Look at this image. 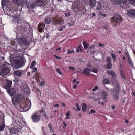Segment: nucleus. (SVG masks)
<instances>
[{
    "instance_id": "nucleus-24",
    "label": "nucleus",
    "mask_w": 135,
    "mask_h": 135,
    "mask_svg": "<svg viewBox=\"0 0 135 135\" xmlns=\"http://www.w3.org/2000/svg\"><path fill=\"white\" fill-rule=\"evenodd\" d=\"M83 44L84 48L85 49H87L89 46V44L86 41H84L83 42Z\"/></svg>"
},
{
    "instance_id": "nucleus-55",
    "label": "nucleus",
    "mask_w": 135,
    "mask_h": 135,
    "mask_svg": "<svg viewBox=\"0 0 135 135\" xmlns=\"http://www.w3.org/2000/svg\"><path fill=\"white\" fill-rule=\"evenodd\" d=\"M70 12H68L65 14V15L66 16L68 17L70 15Z\"/></svg>"
},
{
    "instance_id": "nucleus-35",
    "label": "nucleus",
    "mask_w": 135,
    "mask_h": 135,
    "mask_svg": "<svg viewBox=\"0 0 135 135\" xmlns=\"http://www.w3.org/2000/svg\"><path fill=\"white\" fill-rule=\"evenodd\" d=\"M51 21V19L50 18H47L45 20V22L47 24H49Z\"/></svg>"
},
{
    "instance_id": "nucleus-9",
    "label": "nucleus",
    "mask_w": 135,
    "mask_h": 135,
    "mask_svg": "<svg viewBox=\"0 0 135 135\" xmlns=\"http://www.w3.org/2000/svg\"><path fill=\"white\" fill-rule=\"evenodd\" d=\"M127 0H114V2L116 4L120 5L123 7L126 5Z\"/></svg>"
},
{
    "instance_id": "nucleus-20",
    "label": "nucleus",
    "mask_w": 135,
    "mask_h": 135,
    "mask_svg": "<svg viewBox=\"0 0 135 135\" xmlns=\"http://www.w3.org/2000/svg\"><path fill=\"white\" fill-rule=\"evenodd\" d=\"M31 101L30 100H29L28 102H27L26 103V104L25 107H28V109L27 110H28L31 108Z\"/></svg>"
},
{
    "instance_id": "nucleus-22",
    "label": "nucleus",
    "mask_w": 135,
    "mask_h": 135,
    "mask_svg": "<svg viewBox=\"0 0 135 135\" xmlns=\"http://www.w3.org/2000/svg\"><path fill=\"white\" fill-rule=\"evenodd\" d=\"M75 106L76 107L75 108L74 107L73 108V109L75 110L76 111H79L81 110V108L79 107V104L78 103H76L75 104Z\"/></svg>"
},
{
    "instance_id": "nucleus-63",
    "label": "nucleus",
    "mask_w": 135,
    "mask_h": 135,
    "mask_svg": "<svg viewBox=\"0 0 135 135\" xmlns=\"http://www.w3.org/2000/svg\"><path fill=\"white\" fill-rule=\"evenodd\" d=\"M122 67H123V66H122V64H120L119 65V69L120 70H122Z\"/></svg>"
},
{
    "instance_id": "nucleus-50",
    "label": "nucleus",
    "mask_w": 135,
    "mask_h": 135,
    "mask_svg": "<svg viewBox=\"0 0 135 135\" xmlns=\"http://www.w3.org/2000/svg\"><path fill=\"white\" fill-rule=\"evenodd\" d=\"M124 55L126 56L127 57H128L129 56L128 51L126 50V52H125Z\"/></svg>"
},
{
    "instance_id": "nucleus-62",
    "label": "nucleus",
    "mask_w": 135,
    "mask_h": 135,
    "mask_svg": "<svg viewBox=\"0 0 135 135\" xmlns=\"http://www.w3.org/2000/svg\"><path fill=\"white\" fill-rule=\"evenodd\" d=\"M45 84V82H44V81H42L40 84V85L41 86H43Z\"/></svg>"
},
{
    "instance_id": "nucleus-58",
    "label": "nucleus",
    "mask_w": 135,
    "mask_h": 135,
    "mask_svg": "<svg viewBox=\"0 0 135 135\" xmlns=\"http://www.w3.org/2000/svg\"><path fill=\"white\" fill-rule=\"evenodd\" d=\"M130 4H133L135 1V0H128Z\"/></svg>"
},
{
    "instance_id": "nucleus-31",
    "label": "nucleus",
    "mask_w": 135,
    "mask_h": 135,
    "mask_svg": "<svg viewBox=\"0 0 135 135\" xmlns=\"http://www.w3.org/2000/svg\"><path fill=\"white\" fill-rule=\"evenodd\" d=\"M9 0H2V4L3 6H4L9 1Z\"/></svg>"
},
{
    "instance_id": "nucleus-25",
    "label": "nucleus",
    "mask_w": 135,
    "mask_h": 135,
    "mask_svg": "<svg viewBox=\"0 0 135 135\" xmlns=\"http://www.w3.org/2000/svg\"><path fill=\"white\" fill-rule=\"evenodd\" d=\"M5 127V124L3 122L0 123V131H2L4 130Z\"/></svg>"
},
{
    "instance_id": "nucleus-29",
    "label": "nucleus",
    "mask_w": 135,
    "mask_h": 135,
    "mask_svg": "<svg viewBox=\"0 0 135 135\" xmlns=\"http://www.w3.org/2000/svg\"><path fill=\"white\" fill-rule=\"evenodd\" d=\"M110 83L109 80L106 79H104L103 81V83L104 84H109Z\"/></svg>"
},
{
    "instance_id": "nucleus-21",
    "label": "nucleus",
    "mask_w": 135,
    "mask_h": 135,
    "mask_svg": "<svg viewBox=\"0 0 135 135\" xmlns=\"http://www.w3.org/2000/svg\"><path fill=\"white\" fill-rule=\"evenodd\" d=\"M102 97L104 99L106 100V96H107L108 95L107 93L104 91H102Z\"/></svg>"
},
{
    "instance_id": "nucleus-48",
    "label": "nucleus",
    "mask_w": 135,
    "mask_h": 135,
    "mask_svg": "<svg viewBox=\"0 0 135 135\" xmlns=\"http://www.w3.org/2000/svg\"><path fill=\"white\" fill-rule=\"evenodd\" d=\"M106 61L108 63H111V59L110 57H108Z\"/></svg>"
},
{
    "instance_id": "nucleus-53",
    "label": "nucleus",
    "mask_w": 135,
    "mask_h": 135,
    "mask_svg": "<svg viewBox=\"0 0 135 135\" xmlns=\"http://www.w3.org/2000/svg\"><path fill=\"white\" fill-rule=\"evenodd\" d=\"M33 71H31V73H33L34 72H36L37 71V69L36 68H34L33 69Z\"/></svg>"
},
{
    "instance_id": "nucleus-17",
    "label": "nucleus",
    "mask_w": 135,
    "mask_h": 135,
    "mask_svg": "<svg viewBox=\"0 0 135 135\" xmlns=\"http://www.w3.org/2000/svg\"><path fill=\"white\" fill-rule=\"evenodd\" d=\"M128 15L131 17L135 16V10H131L128 13Z\"/></svg>"
},
{
    "instance_id": "nucleus-56",
    "label": "nucleus",
    "mask_w": 135,
    "mask_h": 135,
    "mask_svg": "<svg viewBox=\"0 0 135 135\" xmlns=\"http://www.w3.org/2000/svg\"><path fill=\"white\" fill-rule=\"evenodd\" d=\"M54 56L57 59H61V57L59 56L55 55H54Z\"/></svg>"
},
{
    "instance_id": "nucleus-18",
    "label": "nucleus",
    "mask_w": 135,
    "mask_h": 135,
    "mask_svg": "<svg viewBox=\"0 0 135 135\" xmlns=\"http://www.w3.org/2000/svg\"><path fill=\"white\" fill-rule=\"evenodd\" d=\"M91 70L90 69L87 68H85L83 69V71L82 72V73L88 75L90 74L89 72L91 71Z\"/></svg>"
},
{
    "instance_id": "nucleus-30",
    "label": "nucleus",
    "mask_w": 135,
    "mask_h": 135,
    "mask_svg": "<svg viewBox=\"0 0 135 135\" xmlns=\"http://www.w3.org/2000/svg\"><path fill=\"white\" fill-rule=\"evenodd\" d=\"M82 46L81 45H80L79 47L77 48L76 50V52H79V51L81 52L82 51L83 49L81 48Z\"/></svg>"
},
{
    "instance_id": "nucleus-7",
    "label": "nucleus",
    "mask_w": 135,
    "mask_h": 135,
    "mask_svg": "<svg viewBox=\"0 0 135 135\" xmlns=\"http://www.w3.org/2000/svg\"><path fill=\"white\" fill-rule=\"evenodd\" d=\"M20 34H17L16 38L17 40L20 41V43L22 45H27L28 44V41L27 39L28 38L25 37L26 38L22 37H19Z\"/></svg>"
},
{
    "instance_id": "nucleus-14",
    "label": "nucleus",
    "mask_w": 135,
    "mask_h": 135,
    "mask_svg": "<svg viewBox=\"0 0 135 135\" xmlns=\"http://www.w3.org/2000/svg\"><path fill=\"white\" fill-rule=\"evenodd\" d=\"M89 5L91 8H94L95 6L96 1L95 0H89Z\"/></svg>"
},
{
    "instance_id": "nucleus-26",
    "label": "nucleus",
    "mask_w": 135,
    "mask_h": 135,
    "mask_svg": "<svg viewBox=\"0 0 135 135\" xmlns=\"http://www.w3.org/2000/svg\"><path fill=\"white\" fill-rule=\"evenodd\" d=\"M13 73L16 75L20 76L22 74L19 71H16L13 72Z\"/></svg>"
},
{
    "instance_id": "nucleus-59",
    "label": "nucleus",
    "mask_w": 135,
    "mask_h": 135,
    "mask_svg": "<svg viewBox=\"0 0 135 135\" xmlns=\"http://www.w3.org/2000/svg\"><path fill=\"white\" fill-rule=\"evenodd\" d=\"M95 51V50H92L90 51V53L91 55H93L94 54Z\"/></svg>"
},
{
    "instance_id": "nucleus-46",
    "label": "nucleus",
    "mask_w": 135,
    "mask_h": 135,
    "mask_svg": "<svg viewBox=\"0 0 135 135\" xmlns=\"http://www.w3.org/2000/svg\"><path fill=\"white\" fill-rule=\"evenodd\" d=\"M56 70L57 71L60 75H62V73L61 71V70L60 69L57 68L56 69Z\"/></svg>"
},
{
    "instance_id": "nucleus-2",
    "label": "nucleus",
    "mask_w": 135,
    "mask_h": 135,
    "mask_svg": "<svg viewBox=\"0 0 135 135\" xmlns=\"http://www.w3.org/2000/svg\"><path fill=\"white\" fill-rule=\"evenodd\" d=\"M26 60H23V58L20 57H16L13 60L15 64L13 65V67L16 69H18L22 67L24 65Z\"/></svg>"
},
{
    "instance_id": "nucleus-47",
    "label": "nucleus",
    "mask_w": 135,
    "mask_h": 135,
    "mask_svg": "<svg viewBox=\"0 0 135 135\" xmlns=\"http://www.w3.org/2000/svg\"><path fill=\"white\" fill-rule=\"evenodd\" d=\"M20 112H23L24 111V109L23 107H21V106H19L18 108Z\"/></svg>"
},
{
    "instance_id": "nucleus-57",
    "label": "nucleus",
    "mask_w": 135,
    "mask_h": 135,
    "mask_svg": "<svg viewBox=\"0 0 135 135\" xmlns=\"http://www.w3.org/2000/svg\"><path fill=\"white\" fill-rule=\"evenodd\" d=\"M86 66L87 67L89 68H91L92 66L90 63H88L86 65Z\"/></svg>"
},
{
    "instance_id": "nucleus-33",
    "label": "nucleus",
    "mask_w": 135,
    "mask_h": 135,
    "mask_svg": "<svg viewBox=\"0 0 135 135\" xmlns=\"http://www.w3.org/2000/svg\"><path fill=\"white\" fill-rule=\"evenodd\" d=\"M35 1L38 6H41L42 3V0H35Z\"/></svg>"
},
{
    "instance_id": "nucleus-64",
    "label": "nucleus",
    "mask_w": 135,
    "mask_h": 135,
    "mask_svg": "<svg viewBox=\"0 0 135 135\" xmlns=\"http://www.w3.org/2000/svg\"><path fill=\"white\" fill-rule=\"evenodd\" d=\"M90 112L91 113H95V110L91 109L90 110Z\"/></svg>"
},
{
    "instance_id": "nucleus-32",
    "label": "nucleus",
    "mask_w": 135,
    "mask_h": 135,
    "mask_svg": "<svg viewBox=\"0 0 135 135\" xmlns=\"http://www.w3.org/2000/svg\"><path fill=\"white\" fill-rule=\"evenodd\" d=\"M120 74L122 77V78L124 80H126V78L125 77V76L124 75L122 71L121 70H120Z\"/></svg>"
},
{
    "instance_id": "nucleus-6",
    "label": "nucleus",
    "mask_w": 135,
    "mask_h": 135,
    "mask_svg": "<svg viewBox=\"0 0 135 135\" xmlns=\"http://www.w3.org/2000/svg\"><path fill=\"white\" fill-rule=\"evenodd\" d=\"M18 128L15 126L10 128L9 129L10 134L12 135L16 134H21V131H19V129Z\"/></svg>"
},
{
    "instance_id": "nucleus-49",
    "label": "nucleus",
    "mask_w": 135,
    "mask_h": 135,
    "mask_svg": "<svg viewBox=\"0 0 135 135\" xmlns=\"http://www.w3.org/2000/svg\"><path fill=\"white\" fill-rule=\"evenodd\" d=\"M74 23V22H70L68 24L69 25V26H71L73 25Z\"/></svg>"
},
{
    "instance_id": "nucleus-10",
    "label": "nucleus",
    "mask_w": 135,
    "mask_h": 135,
    "mask_svg": "<svg viewBox=\"0 0 135 135\" xmlns=\"http://www.w3.org/2000/svg\"><path fill=\"white\" fill-rule=\"evenodd\" d=\"M53 20L54 23L55 25L57 24L61 25L64 23V21L57 16L53 18Z\"/></svg>"
},
{
    "instance_id": "nucleus-8",
    "label": "nucleus",
    "mask_w": 135,
    "mask_h": 135,
    "mask_svg": "<svg viewBox=\"0 0 135 135\" xmlns=\"http://www.w3.org/2000/svg\"><path fill=\"white\" fill-rule=\"evenodd\" d=\"M107 73L110 75H111L112 77V82L113 83L114 82H115L117 81L116 79L117 78V76L115 74V73L113 70H109L107 71Z\"/></svg>"
},
{
    "instance_id": "nucleus-40",
    "label": "nucleus",
    "mask_w": 135,
    "mask_h": 135,
    "mask_svg": "<svg viewBox=\"0 0 135 135\" xmlns=\"http://www.w3.org/2000/svg\"><path fill=\"white\" fill-rule=\"evenodd\" d=\"M41 108L42 109L39 111V112H40L41 113H42L44 114L46 113V112L45 111V108L42 107Z\"/></svg>"
},
{
    "instance_id": "nucleus-52",
    "label": "nucleus",
    "mask_w": 135,
    "mask_h": 135,
    "mask_svg": "<svg viewBox=\"0 0 135 135\" xmlns=\"http://www.w3.org/2000/svg\"><path fill=\"white\" fill-rule=\"evenodd\" d=\"M26 91V93L27 94L29 93V90L28 88H26L25 89L24 91Z\"/></svg>"
},
{
    "instance_id": "nucleus-39",
    "label": "nucleus",
    "mask_w": 135,
    "mask_h": 135,
    "mask_svg": "<svg viewBox=\"0 0 135 135\" xmlns=\"http://www.w3.org/2000/svg\"><path fill=\"white\" fill-rule=\"evenodd\" d=\"M91 71L93 72L97 73L98 71V70L97 68H93Z\"/></svg>"
},
{
    "instance_id": "nucleus-51",
    "label": "nucleus",
    "mask_w": 135,
    "mask_h": 135,
    "mask_svg": "<svg viewBox=\"0 0 135 135\" xmlns=\"http://www.w3.org/2000/svg\"><path fill=\"white\" fill-rule=\"evenodd\" d=\"M42 115L44 116L47 119H48V117L47 115L46 114V113H45L44 114H42Z\"/></svg>"
},
{
    "instance_id": "nucleus-43",
    "label": "nucleus",
    "mask_w": 135,
    "mask_h": 135,
    "mask_svg": "<svg viewBox=\"0 0 135 135\" xmlns=\"http://www.w3.org/2000/svg\"><path fill=\"white\" fill-rule=\"evenodd\" d=\"M112 68V64L111 63H108L107 68L108 69H110Z\"/></svg>"
},
{
    "instance_id": "nucleus-27",
    "label": "nucleus",
    "mask_w": 135,
    "mask_h": 135,
    "mask_svg": "<svg viewBox=\"0 0 135 135\" xmlns=\"http://www.w3.org/2000/svg\"><path fill=\"white\" fill-rule=\"evenodd\" d=\"M82 110L84 112H85V111L87 108L86 104L85 103H83L82 105Z\"/></svg>"
},
{
    "instance_id": "nucleus-12",
    "label": "nucleus",
    "mask_w": 135,
    "mask_h": 135,
    "mask_svg": "<svg viewBox=\"0 0 135 135\" xmlns=\"http://www.w3.org/2000/svg\"><path fill=\"white\" fill-rule=\"evenodd\" d=\"M12 84V81L11 80H7L5 85H3L2 87L6 89V90L11 88Z\"/></svg>"
},
{
    "instance_id": "nucleus-5",
    "label": "nucleus",
    "mask_w": 135,
    "mask_h": 135,
    "mask_svg": "<svg viewBox=\"0 0 135 135\" xmlns=\"http://www.w3.org/2000/svg\"><path fill=\"white\" fill-rule=\"evenodd\" d=\"M31 118L33 122L37 123L40 120V115H38L37 112H36L33 113L31 115Z\"/></svg>"
},
{
    "instance_id": "nucleus-54",
    "label": "nucleus",
    "mask_w": 135,
    "mask_h": 135,
    "mask_svg": "<svg viewBox=\"0 0 135 135\" xmlns=\"http://www.w3.org/2000/svg\"><path fill=\"white\" fill-rule=\"evenodd\" d=\"M19 19L18 17L17 16L15 17L14 18V21H15L16 22L18 21Z\"/></svg>"
},
{
    "instance_id": "nucleus-28",
    "label": "nucleus",
    "mask_w": 135,
    "mask_h": 135,
    "mask_svg": "<svg viewBox=\"0 0 135 135\" xmlns=\"http://www.w3.org/2000/svg\"><path fill=\"white\" fill-rule=\"evenodd\" d=\"M98 10H100L102 9L101 4V3L99 2H98L97 6L96 8Z\"/></svg>"
},
{
    "instance_id": "nucleus-19",
    "label": "nucleus",
    "mask_w": 135,
    "mask_h": 135,
    "mask_svg": "<svg viewBox=\"0 0 135 135\" xmlns=\"http://www.w3.org/2000/svg\"><path fill=\"white\" fill-rule=\"evenodd\" d=\"M113 93V96L114 97V100H115L116 101H117L118 100L119 97V94H116L114 91H112Z\"/></svg>"
},
{
    "instance_id": "nucleus-61",
    "label": "nucleus",
    "mask_w": 135,
    "mask_h": 135,
    "mask_svg": "<svg viewBox=\"0 0 135 135\" xmlns=\"http://www.w3.org/2000/svg\"><path fill=\"white\" fill-rule=\"evenodd\" d=\"M69 69V70H75V69L74 67H72V66H70L68 68Z\"/></svg>"
},
{
    "instance_id": "nucleus-11",
    "label": "nucleus",
    "mask_w": 135,
    "mask_h": 135,
    "mask_svg": "<svg viewBox=\"0 0 135 135\" xmlns=\"http://www.w3.org/2000/svg\"><path fill=\"white\" fill-rule=\"evenodd\" d=\"M111 21L112 22L114 23H119L120 22L121 19L119 16L118 15H115L113 16V18L111 20Z\"/></svg>"
},
{
    "instance_id": "nucleus-38",
    "label": "nucleus",
    "mask_w": 135,
    "mask_h": 135,
    "mask_svg": "<svg viewBox=\"0 0 135 135\" xmlns=\"http://www.w3.org/2000/svg\"><path fill=\"white\" fill-rule=\"evenodd\" d=\"M49 127L50 128V131L51 132H54L52 130V125L51 123H49L48 124Z\"/></svg>"
},
{
    "instance_id": "nucleus-13",
    "label": "nucleus",
    "mask_w": 135,
    "mask_h": 135,
    "mask_svg": "<svg viewBox=\"0 0 135 135\" xmlns=\"http://www.w3.org/2000/svg\"><path fill=\"white\" fill-rule=\"evenodd\" d=\"M7 91L11 97L13 96L16 92V91L14 89L12 88L7 90Z\"/></svg>"
},
{
    "instance_id": "nucleus-4",
    "label": "nucleus",
    "mask_w": 135,
    "mask_h": 135,
    "mask_svg": "<svg viewBox=\"0 0 135 135\" xmlns=\"http://www.w3.org/2000/svg\"><path fill=\"white\" fill-rule=\"evenodd\" d=\"M15 126L18 128L19 131H21L22 127L24 126V122L20 118H18L15 120Z\"/></svg>"
},
{
    "instance_id": "nucleus-16",
    "label": "nucleus",
    "mask_w": 135,
    "mask_h": 135,
    "mask_svg": "<svg viewBox=\"0 0 135 135\" xmlns=\"http://www.w3.org/2000/svg\"><path fill=\"white\" fill-rule=\"evenodd\" d=\"M45 26V25L44 24L40 23L38 25V29L40 33L42 31V29Z\"/></svg>"
},
{
    "instance_id": "nucleus-44",
    "label": "nucleus",
    "mask_w": 135,
    "mask_h": 135,
    "mask_svg": "<svg viewBox=\"0 0 135 135\" xmlns=\"http://www.w3.org/2000/svg\"><path fill=\"white\" fill-rule=\"evenodd\" d=\"M35 76H36L38 78H40V73L37 72L35 73Z\"/></svg>"
},
{
    "instance_id": "nucleus-41",
    "label": "nucleus",
    "mask_w": 135,
    "mask_h": 135,
    "mask_svg": "<svg viewBox=\"0 0 135 135\" xmlns=\"http://www.w3.org/2000/svg\"><path fill=\"white\" fill-rule=\"evenodd\" d=\"M70 111H68L67 112V113L66 114V118L67 119H69V116L70 115Z\"/></svg>"
},
{
    "instance_id": "nucleus-23",
    "label": "nucleus",
    "mask_w": 135,
    "mask_h": 135,
    "mask_svg": "<svg viewBox=\"0 0 135 135\" xmlns=\"http://www.w3.org/2000/svg\"><path fill=\"white\" fill-rule=\"evenodd\" d=\"M12 1L15 3H16L18 6L21 5L22 3V0H12Z\"/></svg>"
},
{
    "instance_id": "nucleus-37",
    "label": "nucleus",
    "mask_w": 135,
    "mask_h": 135,
    "mask_svg": "<svg viewBox=\"0 0 135 135\" xmlns=\"http://www.w3.org/2000/svg\"><path fill=\"white\" fill-rule=\"evenodd\" d=\"M36 63V61L35 60L33 61L31 63V66H30V68L32 69L34 67V65Z\"/></svg>"
},
{
    "instance_id": "nucleus-3",
    "label": "nucleus",
    "mask_w": 135,
    "mask_h": 135,
    "mask_svg": "<svg viewBox=\"0 0 135 135\" xmlns=\"http://www.w3.org/2000/svg\"><path fill=\"white\" fill-rule=\"evenodd\" d=\"M24 98L23 95L22 94H16L12 98L13 104L14 105H17L23 100Z\"/></svg>"
},
{
    "instance_id": "nucleus-34",
    "label": "nucleus",
    "mask_w": 135,
    "mask_h": 135,
    "mask_svg": "<svg viewBox=\"0 0 135 135\" xmlns=\"http://www.w3.org/2000/svg\"><path fill=\"white\" fill-rule=\"evenodd\" d=\"M14 82H15V84H16L19 85L18 83L20 81V79L19 78H17L16 77H15V80H13Z\"/></svg>"
},
{
    "instance_id": "nucleus-45",
    "label": "nucleus",
    "mask_w": 135,
    "mask_h": 135,
    "mask_svg": "<svg viewBox=\"0 0 135 135\" xmlns=\"http://www.w3.org/2000/svg\"><path fill=\"white\" fill-rule=\"evenodd\" d=\"M128 61L129 65H130L131 66L132 68H133V67L134 66V65L133 63L132 62V60H128Z\"/></svg>"
},
{
    "instance_id": "nucleus-1",
    "label": "nucleus",
    "mask_w": 135,
    "mask_h": 135,
    "mask_svg": "<svg viewBox=\"0 0 135 135\" xmlns=\"http://www.w3.org/2000/svg\"><path fill=\"white\" fill-rule=\"evenodd\" d=\"M11 68V65L8 63L3 64L0 68V75L3 77L7 75L10 72Z\"/></svg>"
},
{
    "instance_id": "nucleus-36",
    "label": "nucleus",
    "mask_w": 135,
    "mask_h": 135,
    "mask_svg": "<svg viewBox=\"0 0 135 135\" xmlns=\"http://www.w3.org/2000/svg\"><path fill=\"white\" fill-rule=\"evenodd\" d=\"M111 56L113 59V61L115 62L116 60V56L115 55L114 53H112L111 54Z\"/></svg>"
},
{
    "instance_id": "nucleus-15",
    "label": "nucleus",
    "mask_w": 135,
    "mask_h": 135,
    "mask_svg": "<svg viewBox=\"0 0 135 135\" xmlns=\"http://www.w3.org/2000/svg\"><path fill=\"white\" fill-rule=\"evenodd\" d=\"M120 84L118 83H117L116 85V87H115L114 88V91L116 94H119V92L120 90Z\"/></svg>"
},
{
    "instance_id": "nucleus-42",
    "label": "nucleus",
    "mask_w": 135,
    "mask_h": 135,
    "mask_svg": "<svg viewBox=\"0 0 135 135\" xmlns=\"http://www.w3.org/2000/svg\"><path fill=\"white\" fill-rule=\"evenodd\" d=\"M74 52V50H70L68 49V51H67V54H70V53H72Z\"/></svg>"
},
{
    "instance_id": "nucleus-60",
    "label": "nucleus",
    "mask_w": 135,
    "mask_h": 135,
    "mask_svg": "<svg viewBox=\"0 0 135 135\" xmlns=\"http://www.w3.org/2000/svg\"><path fill=\"white\" fill-rule=\"evenodd\" d=\"M94 47H95V46L94 45H91V46H90L89 47V50H90L91 49H94Z\"/></svg>"
}]
</instances>
